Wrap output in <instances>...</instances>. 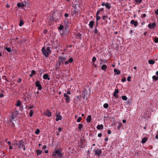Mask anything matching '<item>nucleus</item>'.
<instances>
[{"instance_id": "nucleus-1", "label": "nucleus", "mask_w": 158, "mask_h": 158, "mask_svg": "<svg viewBox=\"0 0 158 158\" xmlns=\"http://www.w3.org/2000/svg\"><path fill=\"white\" fill-rule=\"evenodd\" d=\"M62 149L59 148L55 149L53 152V158H61L63 157V153H62Z\"/></svg>"}, {"instance_id": "nucleus-2", "label": "nucleus", "mask_w": 158, "mask_h": 158, "mask_svg": "<svg viewBox=\"0 0 158 158\" xmlns=\"http://www.w3.org/2000/svg\"><path fill=\"white\" fill-rule=\"evenodd\" d=\"M66 58L65 57L62 56H59L58 58V62L61 64V63H63L65 62L64 64L65 65L68 64L69 63H72L73 61V59L72 58H69L68 60L66 61Z\"/></svg>"}, {"instance_id": "nucleus-3", "label": "nucleus", "mask_w": 158, "mask_h": 158, "mask_svg": "<svg viewBox=\"0 0 158 158\" xmlns=\"http://www.w3.org/2000/svg\"><path fill=\"white\" fill-rule=\"evenodd\" d=\"M41 51L43 55L46 57H48L49 54L51 52L50 48L49 47H47L46 49L45 47H43L41 49Z\"/></svg>"}, {"instance_id": "nucleus-4", "label": "nucleus", "mask_w": 158, "mask_h": 158, "mask_svg": "<svg viewBox=\"0 0 158 158\" xmlns=\"http://www.w3.org/2000/svg\"><path fill=\"white\" fill-rule=\"evenodd\" d=\"M60 15L59 13L53 12L52 15V21H56L60 19Z\"/></svg>"}, {"instance_id": "nucleus-5", "label": "nucleus", "mask_w": 158, "mask_h": 158, "mask_svg": "<svg viewBox=\"0 0 158 158\" xmlns=\"http://www.w3.org/2000/svg\"><path fill=\"white\" fill-rule=\"evenodd\" d=\"M18 114V112L17 111H15L12 113L11 116L9 117V121L10 123L12 122L13 121H16L15 119L16 118Z\"/></svg>"}, {"instance_id": "nucleus-6", "label": "nucleus", "mask_w": 158, "mask_h": 158, "mask_svg": "<svg viewBox=\"0 0 158 158\" xmlns=\"http://www.w3.org/2000/svg\"><path fill=\"white\" fill-rule=\"evenodd\" d=\"M82 96L83 98L84 99L86 100L88 98L89 95L88 94L87 91L85 90L82 92V94L81 95Z\"/></svg>"}, {"instance_id": "nucleus-7", "label": "nucleus", "mask_w": 158, "mask_h": 158, "mask_svg": "<svg viewBox=\"0 0 158 158\" xmlns=\"http://www.w3.org/2000/svg\"><path fill=\"white\" fill-rule=\"evenodd\" d=\"M16 145L18 146V148L19 149L22 148H23V146H24L23 142L22 140L19 141L18 143H16Z\"/></svg>"}, {"instance_id": "nucleus-8", "label": "nucleus", "mask_w": 158, "mask_h": 158, "mask_svg": "<svg viewBox=\"0 0 158 158\" xmlns=\"http://www.w3.org/2000/svg\"><path fill=\"white\" fill-rule=\"evenodd\" d=\"M93 152L95 153V155H98V156H99L102 152L101 149L98 148L94 149Z\"/></svg>"}, {"instance_id": "nucleus-9", "label": "nucleus", "mask_w": 158, "mask_h": 158, "mask_svg": "<svg viewBox=\"0 0 158 158\" xmlns=\"http://www.w3.org/2000/svg\"><path fill=\"white\" fill-rule=\"evenodd\" d=\"M35 85L36 87H38V89L39 90H41L42 89V87L40 81H36L35 83Z\"/></svg>"}, {"instance_id": "nucleus-10", "label": "nucleus", "mask_w": 158, "mask_h": 158, "mask_svg": "<svg viewBox=\"0 0 158 158\" xmlns=\"http://www.w3.org/2000/svg\"><path fill=\"white\" fill-rule=\"evenodd\" d=\"M64 96L65 98V100L67 103H69L70 101V98L69 96L66 93H64Z\"/></svg>"}, {"instance_id": "nucleus-11", "label": "nucleus", "mask_w": 158, "mask_h": 158, "mask_svg": "<svg viewBox=\"0 0 158 158\" xmlns=\"http://www.w3.org/2000/svg\"><path fill=\"white\" fill-rule=\"evenodd\" d=\"M44 115L47 116L48 117H50L52 114V113L48 110H47L44 113Z\"/></svg>"}, {"instance_id": "nucleus-12", "label": "nucleus", "mask_w": 158, "mask_h": 158, "mask_svg": "<svg viewBox=\"0 0 158 158\" xmlns=\"http://www.w3.org/2000/svg\"><path fill=\"white\" fill-rule=\"evenodd\" d=\"M56 121H58L59 120H61L62 119V117L60 115V113L59 112H58V114H56Z\"/></svg>"}, {"instance_id": "nucleus-13", "label": "nucleus", "mask_w": 158, "mask_h": 158, "mask_svg": "<svg viewBox=\"0 0 158 158\" xmlns=\"http://www.w3.org/2000/svg\"><path fill=\"white\" fill-rule=\"evenodd\" d=\"M156 26V24L153 22L152 23H150L148 25V27L150 29H154Z\"/></svg>"}, {"instance_id": "nucleus-14", "label": "nucleus", "mask_w": 158, "mask_h": 158, "mask_svg": "<svg viewBox=\"0 0 158 158\" xmlns=\"http://www.w3.org/2000/svg\"><path fill=\"white\" fill-rule=\"evenodd\" d=\"M130 23L132 24H133L135 27H136L138 25V23L137 21H135L134 20H131Z\"/></svg>"}, {"instance_id": "nucleus-15", "label": "nucleus", "mask_w": 158, "mask_h": 158, "mask_svg": "<svg viewBox=\"0 0 158 158\" xmlns=\"http://www.w3.org/2000/svg\"><path fill=\"white\" fill-rule=\"evenodd\" d=\"M119 93V91L118 89H115V91L113 94V96L115 97L116 98H118V96L117 94Z\"/></svg>"}, {"instance_id": "nucleus-16", "label": "nucleus", "mask_w": 158, "mask_h": 158, "mask_svg": "<svg viewBox=\"0 0 158 158\" xmlns=\"http://www.w3.org/2000/svg\"><path fill=\"white\" fill-rule=\"evenodd\" d=\"M43 78L45 80L48 79V80L50 79V78L49 77V75L47 73L44 74L43 76Z\"/></svg>"}, {"instance_id": "nucleus-17", "label": "nucleus", "mask_w": 158, "mask_h": 158, "mask_svg": "<svg viewBox=\"0 0 158 158\" xmlns=\"http://www.w3.org/2000/svg\"><path fill=\"white\" fill-rule=\"evenodd\" d=\"M86 120L88 123H89L91 120V116L90 115H88L86 118Z\"/></svg>"}, {"instance_id": "nucleus-18", "label": "nucleus", "mask_w": 158, "mask_h": 158, "mask_svg": "<svg viewBox=\"0 0 158 158\" xmlns=\"http://www.w3.org/2000/svg\"><path fill=\"white\" fill-rule=\"evenodd\" d=\"M107 68V67L106 65L103 64L101 67V69L102 70L106 71Z\"/></svg>"}, {"instance_id": "nucleus-19", "label": "nucleus", "mask_w": 158, "mask_h": 158, "mask_svg": "<svg viewBox=\"0 0 158 158\" xmlns=\"http://www.w3.org/2000/svg\"><path fill=\"white\" fill-rule=\"evenodd\" d=\"M98 15L99 14H96V21H97V26H98V20H99L101 17L100 16H98Z\"/></svg>"}, {"instance_id": "nucleus-20", "label": "nucleus", "mask_w": 158, "mask_h": 158, "mask_svg": "<svg viewBox=\"0 0 158 158\" xmlns=\"http://www.w3.org/2000/svg\"><path fill=\"white\" fill-rule=\"evenodd\" d=\"M94 22L93 21H90L89 24V25L90 27V28H92L94 27Z\"/></svg>"}, {"instance_id": "nucleus-21", "label": "nucleus", "mask_w": 158, "mask_h": 158, "mask_svg": "<svg viewBox=\"0 0 158 158\" xmlns=\"http://www.w3.org/2000/svg\"><path fill=\"white\" fill-rule=\"evenodd\" d=\"M103 127V126L102 124L99 125H98L97 127V128L98 130H100L101 129H102Z\"/></svg>"}, {"instance_id": "nucleus-22", "label": "nucleus", "mask_w": 158, "mask_h": 158, "mask_svg": "<svg viewBox=\"0 0 158 158\" xmlns=\"http://www.w3.org/2000/svg\"><path fill=\"white\" fill-rule=\"evenodd\" d=\"M60 64H61L58 62V63L56 64L55 69L56 70H58L59 69V66H60Z\"/></svg>"}, {"instance_id": "nucleus-23", "label": "nucleus", "mask_w": 158, "mask_h": 158, "mask_svg": "<svg viewBox=\"0 0 158 158\" xmlns=\"http://www.w3.org/2000/svg\"><path fill=\"white\" fill-rule=\"evenodd\" d=\"M114 71L115 73H116L117 75H119L120 73V70H118L116 69H114Z\"/></svg>"}, {"instance_id": "nucleus-24", "label": "nucleus", "mask_w": 158, "mask_h": 158, "mask_svg": "<svg viewBox=\"0 0 158 158\" xmlns=\"http://www.w3.org/2000/svg\"><path fill=\"white\" fill-rule=\"evenodd\" d=\"M148 138L147 137H144L143 138L142 140L141 143H145L147 140Z\"/></svg>"}, {"instance_id": "nucleus-25", "label": "nucleus", "mask_w": 158, "mask_h": 158, "mask_svg": "<svg viewBox=\"0 0 158 158\" xmlns=\"http://www.w3.org/2000/svg\"><path fill=\"white\" fill-rule=\"evenodd\" d=\"M106 7L108 10H109L111 8L110 5V3L107 2L105 5Z\"/></svg>"}, {"instance_id": "nucleus-26", "label": "nucleus", "mask_w": 158, "mask_h": 158, "mask_svg": "<svg viewBox=\"0 0 158 158\" xmlns=\"http://www.w3.org/2000/svg\"><path fill=\"white\" fill-rule=\"evenodd\" d=\"M36 152L37 153V155L39 156L42 154V151L40 150H37Z\"/></svg>"}, {"instance_id": "nucleus-27", "label": "nucleus", "mask_w": 158, "mask_h": 158, "mask_svg": "<svg viewBox=\"0 0 158 158\" xmlns=\"http://www.w3.org/2000/svg\"><path fill=\"white\" fill-rule=\"evenodd\" d=\"M148 63L150 64H153L155 63V61L153 60H148Z\"/></svg>"}, {"instance_id": "nucleus-28", "label": "nucleus", "mask_w": 158, "mask_h": 158, "mask_svg": "<svg viewBox=\"0 0 158 158\" xmlns=\"http://www.w3.org/2000/svg\"><path fill=\"white\" fill-rule=\"evenodd\" d=\"M104 10V8H102L101 9H100L99 10H98L96 13L97 14H99V13L101 12L102 11H103Z\"/></svg>"}, {"instance_id": "nucleus-29", "label": "nucleus", "mask_w": 158, "mask_h": 158, "mask_svg": "<svg viewBox=\"0 0 158 158\" xmlns=\"http://www.w3.org/2000/svg\"><path fill=\"white\" fill-rule=\"evenodd\" d=\"M24 24L23 21L22 19L20 20V23L19 24V26L20 27L22 26Z\"/></svg>"}, {"instance_id": "nucleus-30", "label": "nucleus", "mask_w": 158, "mask_h": 158, "mask_svg": "<svg viewBox=\"0 0 158 158\" xmlns=\"http://www.w3.org/2000/svg\"><path fill=\"white\" fill-rule=\"evenodd\" d=\"M100 61H101V63H100V64H102V62L104 64L107 63V61L106 60H103L102 59H101L100 60Z\"/></svg>"}, {"instance_id": "nucleus-31", "label": "nucleus", "mask_w": 158, "mask_h": 158, "mask_svg": "<svg viewBox=\"0 0 158 158\" xmlns=\"http://www.w3.org/2000/svg\"><path fill=\"white\" fill-rule=\"evenodd\" d=\"M5 49H6V51H7L9 52H10L11 51V49L10 48H9L7 47H6L5 48Z\"/></svg>"}, {"instance_id": "nucleus-32", "label": "nucleus", "mask_w": 158, "mask_h": 158, "mask_svg": "<svg viewBox=\"0 0 158 158\" xmlns=\"http://www.w3.org/2000/svg\"><path fill=\"white\" fill-rule=\"evenodd\" d=\"M21 102L20 101L18 100L17 101V103L16 104V106H19L21 105Z\"/></svg>"}, {"instance_id": "nucleus-33", "label": "nucleus", "mask_w": 158, "mask_h": 158, "mask_svg": "<svg viewBox=\"0 0 158 158\" xmlns=\"http://www.w3.org/2000/svg\"><path fill=\"white\" fill-rule=\"evenodd\" d=\"M27 5V2L25 1L24 2H23L21 4V7H23L25 6H26Z\"/></svg>"}, {"instance_id": "nucleus-34", "label": "nucleus", "mask_w": 158, "mask_h": 158, "mask_svg": "<svg viewBox=\"0 0 158 158\" xmlns=\"http://www.w3.org/2000/svg\"><path fill=\"white\" fill-rule=\"evenodd\" d=\"M153 79L155 81H156L158 80V76H156L155 75H154L152 76Z\"/></svg>"}, {"instance_id": "nucleus-35", "label": "nucleus", "mask_w": 158, "mask_h": 158, "mask_svg": "<svg viewBox=\"0 0 158 158\" xmlns=\"http://www.w3.org/2000/svg\"><path fill=\"white\" fill-rule=\"evenodd\" d=\"M96 60V58L95 56H94L92 59V61L93 63V64H94V63Z\"/></svg>"}, {"instance_id": "nucleus-36", "label": "nucleus", "mask_w": 158, "mask_h": 158, "mask_svg": "<svg viewBox=\"0 0 158 158\" xmlns=\"http://www.w3.org/2000/svg\"><path fill=\"white\" fill-rule=\"evenodd\" d=\"M83 127V125L82 124H79L78 125V128L79 129V130L80 131L81 130V128Z\"/></svg>"}, {"instance_id": "nucleus-37", "label": "nucleus", "mask_w": 158, "mask_h": 158, "mask_svg": "<svg viewBox=\"0 0 158 158\" xmlns=\"http://www.w3.org/2000/svg\"><path fill=\"white\" fill-rule=\"evenodd\" d=\"M108 106L109 105L107 103H106L103 105V107L106 109L108 108Z\"/></svg>"}, {"instance_id": "nucleus-38", "label": "nucleus", "mask_w": 158, "mask_h": 158, "mask_svg": "<svg viewBox=\"0 0 158 158\" xmlns=\"http://www.w3.org/2000/svg\"><path fill=\"white\" fill-rule=\"evenodd\" d=\"M40 132V130L39 129H37L35 131V133L36 135H38Z\"/></svg>"}, {"instance_id": "nucleus-39", "label": "nucleus", "mask_w": 158, "mask_h": 158, "mask_svg": "<svg viewBox=\"0 0 158 158\" xmlns=\"http://www.w3.org/2000/svg\"><path fill=\"white\" fill-rule=\"evenodd\" d=\"M33 114V110H30V113H29L30 116L31 117H32Z\"/></svg>"}, {"instance_id": "nucleus-40", "label": "nucleus", "mask_w": 158, "mask_h": 158, "mask_svg": "<svg viewBox=\"0 0 158 158\" xmlns=\"http://www.w3.org/2000/svg\"><path fill=\"white\" fill-rule=\"evenodd\" d=\"M122 98L124 100H126L127 99V98L126 96H122Z\"/></svg>"}, {"instance_id": "nucleus-41", "label": "nucleus", "mask_w": 158, "mask_h": 158, "mask_svg": "<svg viewBox=\"0 0 158 158\" xmlns=\"http://www.w3.org/2000/svg\"><path fill=\"white\" fill-rule=\"evenodd\" d=\"M97 27V26H96V27H95V29L94 30V33L95 34H97L98 33V30L96 28Z\"/></svg>"}, {"instance_id": "nucleus-42", "label": "nucleus", "mask_w": 158, "mask_h": 158, "mask_svg": "<svg viewBox=\"0 0 158 158\" xmlns=\"http://www.w3.org/2000/svg\"><path fill=\"white\" fill-rule=\"evenodd\" d=\"M64 28V27L62 25H60L58 29L60 30H61Z\"/></svg>"}, {"instance_id": "nucleus-43", "label": "nucleus", "mask_w": 158, "mask_h": 158, "mask_svg": "<svg viewBox=\"0 0 158 158\" xmlns=\"http://www.w3.org/2000/svg\"><path fill=\"white\" fill-rule=\"evenodd\" d=\"M154 42L156 43H158V38L157 37H156L155 38L154 40Z\"/></svg>"}, {"instance_id": "nucleus-44", "label": "nucleus", "mask_w": 158, "mask_h": 158, "mask_svg": "<svg viewBox=\"0 0 158 158\" xmlns=\"http://www.w3.org/2000/svg\"><path fill=\"white\" fill-rule=\"evenodd\" d=\"M122 126V125L121 123H119L117 127V128L118 129H120L121 127Z\"/></svg>"}, {"instance_id": "nucleus-45", "label": "nucleus", "mask_w": 158, "mask_h": 158, "mask_svg": "<svg viewBox=\"0 0 158 158\" xmlns=\"http://www.w3.org/2000/svg\"><path fill=\"white\" fill-rule=\"evenodd\" d=\"M82 119V118L81 117H79L77 120V122H80L81 120Z\"/></svg>"}, {"instance_id": "nucleus-46", "label": "nucleus", "mask_w": 158, "mask_h": 158, "mask_svg": "<svg viewBox=\"0 0 158 158\" xmlns=\"http://www.w3.org/2000/svg\"><path fill=\"white\" fill-rule=\"evenodd\" d=\"M108 18V16H107L103 15L102 16V19L104 20H106Z\"/></svg>"}, {"instance_id": "nucleus-47", "label": "nucleus", "mask_w": 158, "mask_h": 158, "mask_svg": "<svg viewBox=\"0 0 158 158\" xmlns=\"http://www.w3.org/2000/svg\"><path fill=\"white\" fill-rule=\"evenodd\" d=\"M135 1L136 3L140 4L142 2V0H135Z\"/></svg>"}, {"instance_id": "nucleus-48", "label": "nucleus", "mask_w": 158, "mask_h": 158, "mask_svg": "<svg viewBox=\"0 0 158 158\" xmlns=\"http://www.w3.org/2000/svg\"><path fill=\"white\" fill-rule=\"evenodd\" d=\"M131 77L130 76H128L127 77V81L128 82H129V81H131Z\"/></svg>"}, {"instance_id": "nucleus-49", "label": "nucleus", "mask_w": 158, "mask_h": 158, "mask_svg": "<svg viewBox=\"0 0 158 158\" xmlns=\"http://www.w3.org/2000/svg\"><path fill=\"white\" fill-rule=\"evenodd\" d=\"M31 73L33 75H35L36 73V71L34 70H32L31 72Z\"/></svg>"}, {"instance_id": "nucleus-50", "label": "nucleus", "mask_w": 158, "mask_h": 158, "mask_svg": "<svg viewBox=\"0 0 158 158\" xmlns=\"http://www.w3.org/2000/svg\"><path fill=\"white\" fill-rule=\"evenodd\" d=\"M11 123H12V124H11L12 127L13 128H14L15 127V124L13 122Z\"/></svg>"}, {"instance_id": "nucleus-51", "label": "nucleus", "mask_w": 158, "mask_h": 158, "mask_svg": "<svg viewBox=\"0 0 158 158\" xmlns=\"http://www.w3.org/2000/svg\"><path fill=\"white\" fill-rule=\"evenodd\" d=\"M126 81V78H123V79H122L121 80V81L122 82H125Z\"/></svg>"}, {"instance_id": "nucleus-52", "label": "nucleus", "mask_w": 158, "mask_h": 158, "mask_svg": "<svg viewBox=\"0 0 158 158\" xmlns=\"http://www.w3.org/2000/svg\"><path fill=\"white\" fill-rule=\"evenodd\" d=\"M17 6L18 7H21V4L20 3H18L17 4Z\"/></svg>"}, {"instance_id": "nucleus-53", "label": "nucleus", "mask_w": 158, "mask_h": 158, "mask_svg": "<svg viewBox=\"0 0 158 158\" xmlns=\"http://www.w3.org/2000/svg\"><path fill=\"white\" fill-rule=\"evenodd\" d=\"M71 92H70V91L69 90H68L67 91V94H71Z\"/></svg>"}, {"instance_id": "nucleus-54", "label": "nucleus", "mask_w": 158, "mask_h": 158, "mask_svg": "<svg viewBox=\"0 0 158 158\" xmlns=\"http://www.w3.org/2000/svg\"><path fill=\"white\" fill-rule=\"evenodd\" d=\"M64 16H65V17H66V18H67V17H68L69 16V15H68V14H67V13H65V14H64Z\"/></svg>"}, {"instance_id": "nucleus-55", "label": "nucleus", "mask_w": 158, "mask_h": 158, "mask_svg": "<svg viewBox=\"0 0 158 158\" xmlns=\"http://www.w3.org/2000/svg\"><path fill=\"white\" fill-rule=\"evenodd\" d=\"M4 96V95L3 94H0V98H2Z\"/></svg>"}, {"instance_id": "nucleus-56", "label": "nucleus", "mask_w": 158, "mask_h": 158, "mask_svg": "<svg viewBox=\"0 0 158 158\" xmlns=\"http://www.w3.org/2000/svg\"><path fill=\"white\" fill-rule=\"evenodd\" d=\"M21 81V78H19V79L18 80V82L19 83H20Z\"/></svg>"}, {"instance_id": "nucleus-57", "label": "nucleus", "mask_w": 158, "mask_h": 158, "mask_svg": "<svg viewBox=\"0 0 158 158\" xmlns=\"http://www.w3.org/2000/svg\"><path fill=\"white\" fill-rule=\"evenodd\" d=\"M111 131L110 130H109L108 131H107V133L108 134H111Z\"/></svg>"}, {"instance_id": "nucleus-58", "label": "nucleus", "mask_w": 158, "mask_h": 158, "mask_svg": "<svg viewBox=\"0 0 158 158\" xmlns=\"http://www.w3.org/2000/svg\"><path fill=\"white\" fill-rule=\"evenodd\" d=\"M155 14L158 15V9H157L155 11Z\"/></svg>"}, {"instance_id": "nucleus-59", "label": "nucleus", "mask_w": 158, "mask_h": 158, "mask_svg": "<svg viewBox=\"0 0 158 158\" xmlns=\"http://www.w3.org/2000/svg\"><path fill=\"white\" fill-rule=\"evenodd\" d=\"M102 135V134L101 133H100L98 134V137H101Z\"/></svg>"}, {"instance_id": "nucleus-60", "label": "nucleus", "mask_w": 158, "mask_h": 158, "mask_svg": "<svg viewBox=\"0 0 158 158\" xmlns=\"http://www.w3.org/2000/svg\"><path fill=\"white\" fill-rule=\"evenodd\" d=\"M47 147L46 145H44L43 147V149H45Z\"/></svg>"}, {"instance_id": "nucleus-61", "label": "nucleus", "mask_w": 158, "mask_h": 158, "mask_svg": "<svg viewBox=\"0 0 158 158\" xmlns=\"http://www.w3.org/2000/svg\"><path fill=\"white\" fill-rule=\"evenodd\" d=\"M142 18H144L146 16V14H144L142 15Z\"/></svg>"}, {"instance_id": "nucleus-62", "label": "nucleus", "mask_w": 158, "mask_h": 158, "mask_svg": "<svg viewBox=\"0 0 158 158\" xmlns=\"http://www.w3.org/2000/svg\"><path fill=\"white\" fill-rule=\"evenodd\" d=\"M106 4H105V3L104 2H102V4L101 5L102 6H105Z\"/></svg>"}, {"instance_id": "nucleus-63", "label": "nucleus", "mask_w": 158, "mask_h": 158, "mask_svg": "<svg viewBox=\"0 0 158 158\" xmlns=\"http://www.w3.org/2000/svg\"><path fill=\"white\" fill-rule=\"evenodd\" d=\"M62 128L61 127H59L58 128V130L59 131H61Z\"/></svg>"}, {"instance_id": "nucleus-64", "label": "nucleus", "mask_w": 158, "mask_h": 158, "mask_svg": "<svg viewBox=\"0 0 158 158\" xmlns=\"http://www.w3.org/2000/svg\"><path fill=\"white\" fill-rule=\"evenodd\" d=\"M147 32H146V31H145V32L144 33H143V35L145 36H146V35H147Z\"/></svg>"}]
</instances>
